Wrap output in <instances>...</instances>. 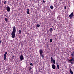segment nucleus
<instances>
[{"mask_svg": "<svg viewBox=\"0 0 74 74\" xmlns=\"http://www.w3.org/2000/svg\"><path fill=\"white\" fill-rule=\"evenodd\" d=\"M16 33V28L14 26L13 28V31L12 32V36L13 38H15V33Z\"/></svg>", "mask_w": 74, "mask_h": 74, "instance_id": "obj_1", "label": "nucleus"}, {"mask_svg": "<svg viewBox=\"0 0 74 74\" xmlns=\"http://www.w3.org/2000/svg\"><path fill=\"white\" fill-rule=\"evenodd\" d=\"M71 58H72V59L69 60V62H74V56L72 57Z\"/></svg>", "mask_w": 74, "mask_h": 74, "instance_id": "obj_2", "label": "nucleus"}, {"mask_svg": "<svg viewBox=\"0 0 74 74\" xmlns=\"http://www.w3.org/2000/svg\"><path fill=\"white\" fill-rule=\"evenodd\" d=\"M7 52H5V54H4V60H5V59H6V55H7Z\"/></svg>", "mask_w": 74, "mask_h": 74, "instance_id": "obj_3", "label": "nucleus"}, {"mask_svg": "<svg viewBox=\"0 0 74 74\" xmlns=\"http://www.w3.org/2000/svg\"><path fill=\"white\" fill-rule=\"evenodd\" d=\"M20 59L21 60H24V58H23V56L22 55H21L20 57Z\"/></svg>", "mask_w": 74, "mask_h": 74, "instance_id": "obj_4", "label": "nucleus"}, {"mask_svg": "<svg viewBox=\"0 0 74 74\" xmlns=\"http://www.w3.org/2000/svg\"><path fill=\"white\" fill-rule=\"evenodd\" d=\"M73 12H72V13L71 14V15H69V17L70 18H72L73 16Z\"/></svg>", "mask_w": 74, "mask_h": 74, "instance_id": "obj_5", "label": "nucleus"}, {"mask_svg": "<svg viewBox=\"0 0 74 74\" xmlns=\"http://www.w3.org/2000/svg\"><path fill=\"white\" fill-rule=\"evenodd\" d=\"M40 54V55L41 54H42L43 53V51H42V49H40L39 51Z\"/></svg>", "mask_w": 74, "mask_h": 74, "instance_id": "obj_6", "label": "nucleus"}, {"mask_svg": "<svg viewBox=\"0 0 74 74\" xmlns=\"http://www.w3.org/2000/svg\"><path fill=\"white\" fill-rule=\"evenodd\" d=\"M52 67L53 69L55 70V69H56V67H55V66L54 64H53L52 65Z\"/></svg>", "mask_w": 74, "mask_h": 74, "instance_id": "obj_7", "label": "nucleus"}, {"mask_svg": "<svg viewBox=\"0 0 74 74\" xmlns=\"http://www.w3.org/2000/svg\"><path fill=\"white\" fill-rule=\"evenodd\" d=\"M51 63L52 64L53 63V58H52V57H51Z\"/></svg>", "mask_w": 74, "mask_h": 74, "instance_id": "obj_8", "label": "nucleus"}, {"mask_svg": "<svg viewBox=\"0 0 74 74\" xmlns=\"http://www.w3.org/2000/svg\"><path fill=\"white\" fill-rule=\"evenodd\" d=\"M69 71L71 74H73V71H71V69H69Z\"/></svg>", "mask_w": 74, "mask_h": 74, "instance_id": "obj_9", "label": "nucleus"}, {"mask_svg": "<svg viewBox=\"0 0 74 74\" xmlns=\"http://www.w3.org/2000/svg\"><path fill=\"white\" fill-rule=\"evenodd\" d=\"M53 29H52V28H50V29H49V31H50V32H52V31H53Z\"/></svg>", "mask_w": 74, "mask_h": 74, "instance_id": "obj_10", "label": "nucleus"}, {"mask_svg": "<svg viewBox=\"0 0 74 74\" xmlns=\"http://www.w3.org/2000/svg\"><path fill=\"white\" fill-rule=\"evenodd\" d=\"M6 8L7 10H10V8L9 6H7Z\"/></svg>", "mask_w": 74, "mask_h": 74, "instance_id": "obj_11", "label": "nucleus"}, {"mask_svg": "<svg viewBox=\"0 0 74 74\" xmlns=\"http://www.w3.org/2000/svg\"><path fill=\"white\" fill-rule=\"evenodd\" d=\"M57 68L58 69H59V65L58 64V63H57Z\"/></svg>", "mask_w": 74, "mask_h": 74, "instance_id": "obj_12", "label": "nucleus"}, {"mask_svg": "<svg viewBox=\"0 0 74 74\" xmlns=\"http://www.w3.org/2000/svg\"><path fill=\"white\" fill-rule=\"evenodd\" d=\"M40 56H41V57H42V58H44V55H42V54H40Z\"/></svg>", "mask_w": 74, "mask_h": 74, "instance_id": "obj_13", "label": "nucleus"}, {"mask_svg": "<svg viewBox=\"0 0 74 74\" xmlns=\"http://www.w3.org/2000/svg\"><path fill=\"white\" fill-rule=\"evenodd\" d=\"M5 22H7V21H8V18H5Z\"/></svg>", "mask_w": 74, "mask_h": 74, "instance_id": "obj_14", "label": "nucleus"}, {"mask_svg": "<svg viewBox=\"0 0 74 74\" xmlns=\"http://www.w3.org/2000/svg\"><path fill=\"white\" fill-rule=\"evenodd\" d=\"M50 8L51 9V10H52V9H53V6L52 5H51L50 6Z\"/></svg>", "mask_w": 74, "mask_h": 74, "instance_id": "obj_15", "label": "nucleus"}, {"mask_svg": "<svg viewBox=\"0 0 74 74\" xmlns=\"http://www.w3.org/2000/svg\"><path fill=\"white\" fill-rule=\"evenodd\" d=\"M36 26L37 27H40V25L39 24H37L36 25Z\"/></svg>", "mask_w": 74, "mask_h": 74, "instance_id": "obj_16", "label": "nucleus"}, {"mask_svg": "<svg viewBox=\"0 0 74 74\" xmlns=\"http://www.w3.org/2000/svg\"><path fill=\"white\" fill-rule=\"evenodd\" d=\"M27 14H29V10H27Z\"/></svg>", "mask_w": 74, "mask_h": 74, "instance_id": "obj_17", "label": "nucleus"}, {"mask_svg": "<svg viewBox=\"0 0 74 74\" xmlns=\"http://www.w3.org/2000/svg\"><path fill=\"white\" fill-rule=\"evenodd\" d=\"M6 3H7V1H4V4L5 5H6Z\"/></svg>", "mask_w": 74, "mask_h": 74, "instance_id": "obj_18", "label": "nucleus"}, {"mask_svg": "<svg viewBox=\"0 0 74 74\" xmlns=\"http://www.w3.org/2000/svg\"><path fill=\"white\" fill-rule=\"evenodd\" d=\"M71 55L72 56H74V52H73L71 54Z\"/></svg>", "mask_w": 74, "mask_h": 74, "instance_id": "obj_19", "label": "nucleus"}, {"mask_svg": "<svg viewBox=\"0 0 74 74\" xmlns=\"http://www.w3.org/2000/svg\"><path fill=\"white\" fill-rule=\"evenodd\" d=\"M53 63H54V64H55V60H53Z\"/></svg>", "mask_w": 74, "mask_h": 74, "instance_id": "obj_20", "label": "nucleus"}, {"mask_svg": "<svg viewBox=\"0 0 74 74\" xmlns=\"http://www.w3.org/2000/svg\"><path fill=\"white\" fill-rule=\"evenodd\" d=\"M50 42H52V39H50Z\"/></svg>", "mask_w": 74, "mask_h": 74, "instance_id": "obj_21", "label": "nucleus"}, {"mask_svg": "<svg viewBox=\"0 0 74 74\" xmlns=\"http://www.w3.org/2000/svg\"><path fill=\"white\" fill-rule=\"evenodd\" d=\"M19 34H21V31L20 30H19Z\"/></svg>", "mask_w": 74, "mask_h": 74, "instance_id": "obj_22", "label": "nucleus"}, {"mask_svg": "<svg viewBox=\"0 0 74 74\" xmlns=\"http://www.w3.org/2000/svg\"><path fill=\"white\" fill-rule=\"evenodd\" d=\"M30 66H33V63H31L30 64Z\"/></svg>", "mask_w": 74, "mask_h": 74, "instance_id": "obj_23", "label": "nucleus"}, {"mask_svg": "<svg viewBox=\"0 0 74 74\" xmlns=\"http://www.w3.org/2000/svg\"><path fill=\"white\" fill-rule=\"evenodd\" d=\"M64 7V9H66V8H67L66 6H65Z\"/></svg>", "mask_w": 74, "mask_h": 74, "instance_id": "obj_24", "label": "nucleus"}, {"mask_svg": "<svg viewBox=\"0 0 74 74\" xmlns=\"http://www.w3.org/2000/svg\"><path fill=\"white\" fill-rule=\"evenodd\" d=\"M32 68L31 67L29 69V70L30 71H32Z\"/></svg>", "mask_w": 74, "mask_h": 74, "instance_id": "obj_25", "label": "nucleus"}, {"mask_svg": "<svg viewBox=\"0 0 74 74\" xmlns=\"http://www.w3.org/2000/svg\"><path fill=\"white\" fill-rule=\"evenodd\" d=\"M68 9H69V6L68 5L67 6Z\"/></svg>", "mask_w": 74, "mask_h": 74, "instance_id": "obj_26", "label": "nucleus"}, {"mask_svg": "<svg viewBox=\"0 0 74 74\" xmlns=\"http://www.w3.org/2000/svg\"><path fill=\"white\" fill-rule=\"evenodd\" d=\"M7 11H8V12H10V10H7Z\"/></svg>", "mask_w": 74, "mask_h": 74, "instance_id": "obj_27", "label": "nucleus"}, {"mask_svg": "<svg viewBox=\"0 0 74 74\" xmlns=\"http://www.w3.org/2000/svg\"><path fill=\"white\" fill-rule=\"evenodd\" d=\"M46 1H44V0H43V2L44 3H45Z\"/></svg>", "mask_w": 74, "mask_h": 74, "instance_id": "obj_28", "label": "nucleus"}, {"mask_svg": "<svg viewBox=\"0 0 74 74\" xmlns=\"http://www.w3.org/2000/svg\"><path fill=\"white\" fill-rule=\"evenodd\" d=\"M0 43H1V40H0Z\"/></svg>", "mask_w": 74, "mask_h": 74, "instance_id": "obj_29", "label": "nucleus"}, {"mask_svg": "<svg viewBox=\"0 0 74 74\" xmlns=\"http://www.w3.org/2000/svg\"><path fill=\"white\" fill-rule=\"evenodd\" d=\"M71 64H73V62H71Z\"/></svg>", "mask_w": 74, "mask_h": 74, "instance_id": "obj_30", "label": "nucleus"}, {"mask_svg": "<svg viewBox=\"0 0 74 74\" xmlns=\"http://www.w3.org/2000/svg\"><path fill=\"white\" fill-rule=\"evenodd\" d=\"M27 10H29V9H27Z\"/></svg>", "mask_w": 74, "mask_h": 74, "instance_id": "obj_31", "label": "nucleus"}]
</instances>
